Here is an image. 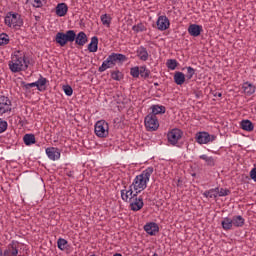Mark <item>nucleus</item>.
Masks as SVG:
<instances>
[{
  "label": "nucleus",
  "mask_w": 256,
  "mask_h": 256,
  "mask_svg": "<svg viewBox=\"0 0 256 256\" xmlns=\"http://www.w3.org/2000/svg\"><path fill=\"white\" fill-rule=\"evenodd\" d=\"M33 85L34 87H37L38 91H41L38 80L36 82H33Z\"/></svg>",
  "instance_id": "09e8293b"
},
{
  "label": "nucleus",
  "mask_w": 256,
  "mask_h": 256,
  "mask_svg": "<svg viewBox=\"0 0 256 256\" xmlns=\"http://www.w3.org/2000/svg\"><path fill=\"white\" fill-rule=\"evenodd\" d=\"M144 231L148 233V235H155L159 233V225L155 222H150L144 225Z\"/></svg>",
  "instance_id": "2eb2a0df"
},
{
  "label": "nucleus",
  "mask_w": 256,
  "mask_h": 256,
  "mask_svg": "<svg viewBox=\"0 0 256 256\" xmlns=\"http://www.w3.org/2000/svg\"><path fill=\"white\" fill-rule=\"evenodd\" d=\"M114 67L113 63L109 61V57L102 63V65L98 68L99 73H103L104 71H107V69H111Z\"/></svg>",
  "instance_id": "bb28decb"
},
{
  "label": "nucleus",
  "mask_w": 256,
  "mask_h": 256,
  "mask_svg": "<svg viewBox=\"0 0 256 256\" xmlns=\"http://www.w3.org/2000/svg\"><path fill=\"white\" fill-rule=\"evenodd\" d=\"M5 25L8 27H22L23 19H21V15L13 12H8L5 19Z\"/></svg>",
  "instance_id": "20e7f679"
},
{
  "label": "nucleus",
  "mask_w": 256,
  "mask_h": 256,
  "mask_svg": "<svg viewBox=\"0 0 256 256\" xmlns=\"http://www.w3.org/2000/svg\"><path fill=\"white\" fill-rule=\"evenodd\" d=\"M202 31H203V26L201 25L191 24L188 27V33L189 35H191V37H199Z\"/></svg>",
  "instance_id": "ddd939ff"
},
{
  "label": "nucleus",
  "mask_w": 256,
  "mask_h": 256,
  "mask_svg": "<svg viewBox=\"0 0 256 256\" xmlns=\"http://www.w3.org/2000/svg\"><path fill=\"white\" fill-rule=\"evenodd\" d=\"M11 249L12 250H5L4 256H17L19 255V250L17 249V246H15V242H12Z\"/></svg>",
  "instance_id": "c85d7f7f"
},
{
  "label": "nucleus",
  "mask_w": 256,
  "mask_h": 256,
  "mask_svg": "<svg viewBox=\"0 0 256 256\" xmlns=\"http://www.w3.org/2000/svg\"><path fill=\"white\" fill-rule=\"evenodd\" d=\"M151 109H152V113H150V115H154V117H157V115H163L165 114V111H167L165 106H159V105H152Z\"/></svg>",
  "instance_id": "412c9836"
},
{
  "label": "nucleus",
  "mask_w": 256,
  "mask_h": 256,
  "mask_svg": "<svg viewBox=\"0 0 256 256\" xmlns=\"http://www.w3.org/2000/svg\"><path fill=\"white\" fill-rule=\"evenodd\" d=\"M22 85H23V87H24V89H31V87H35L34 85H33V82L32 83H28V84H26L25 82H22Z\"/></svg>",
  "instance_id": "de8ad7c7"
},
{
  "label": "nucleus",
  "mask_w": 256,
  "mask_h": 256,
  "mask_svg": "<svg viewBox=\"0 0 256 256\" xmlns=\"http://www.w3.org/2000/svg\"><path fill=\"white\" fill-rule=\"evenodd\" d=\"M240 125L243 131H253V129L255 128L253 122H251L250 120H242Z\"/></svg>",
  "instance_id": "393cba45"
},
{
  "label": "nucleus",
  "mask_w": 256,
  "mask_h": 256,
  "mask_svg": "<svg viewBox=\"0 0 256 256\" xmlns=\"http://www.w3.org/2000/svg\"><path fill=\"white\" fill-rule=\"evenodd\" d=\"M9 45V35L2 33L0 34V46Z\"/></svg>",
  "instance_id": "4c0bfd02"
},
{
  "label": "nucleus",
  "mask_w": 256,
  "mask_h": 256,
  "mask_svg": "<svg viewBox=\"0 0 256 256\" xmlns=\"http://www.w3.org/2000/svg\"><path fill=\"white\" fill-rule=\"evenodd\" d=\"M0 256H3V251L0 250Z\"/></svg>",
  "instance_id": "603ef678"
},
{
  "label": "nucleus",
  "mask_w": 256,
  "mask_h": 256,
  "mask_svg": "<svg viewBox=\"0 0 256 256\" xmlns=\"http://www.w3.org/2000/svg\"><path fill=\"white\" fill-rule=\"evenodd\" d=\"M23 65L24 69H27L29 67V61L25 59V56L19 57L16 55L15 59L9 61L8 63L9 69L10 71H12V73H19L23 71Z\"/></svg>",
  "instance_id": "f03ea898"
},
{
  "label": "nucleus",
  "mask_w": 256,
  "mask_h": 256,
  "mask_svg": "<svg viewBox=\"0 0 256 256\" xmlns=\"http://www.w3.org/2000/svg\"><path fill=\"white\" fill-rule=\"evenodd\" d=\"M95 135L100 138L109 136V124L105 120H100L95 124Z\"/></svg>",
  "instance_id": "39448f33"
},
{
  "label": "nucleus",
  "mask_w": 256,
  "mask_h": 256,
  "mask_svg": "<svg viewBox=\"0 0 256 256\" xmlns=\"http://www.w3.org/2000/svg\"><path fill=\"white\" fill-rule=\"evenodd\" d=\"M108 59L112 65H117V62H123L127 61V56L123 54H118V53H112L111 55L108 56Z\"/></svg>",
  "instance_id": "4468645a"
},
{
  "label": "nucleus",
  "mask_w": 256,
  "mask_h": 256,
  "mask_svg": "<svg viewBox=\"0 0 256 256\" xmlns=\"http://www.w3.org/2000/svg\"><path fill=\"white\" fill-rule=\"evenodd\" d=\"M144 125L147 131H157L159 129V119L155 114H148L144 119Z\"/></svg>",
  "instance_id": "0eeeda50"
},
{
  "label": "nucleus",
  "mask_w": 256,
  "mask_h": 256,
  "mask_svg": "<svg viewBox=\"0 0 256 256\" xmlns=\"http://www.w3.org/2000/svg\"><path fill=\"white\" fill-rule=\"evenodd\" d=\"M156 25L159 31H167L171 23L169 22V18H167V16H159Z\"/></svg>",
  "instance_id": "9b49d317"
},
{
  "label": "nucleus",
  "mask_w": 256,
  "mask_h": 256,
  "mask_svg": "<svg viewBox=\"0 0 256 256\" xmlns=\"http://www.w3.org/2000/svg\"><path fill=\"white\" fill-rule=\"evenodd\" d=\"M218 192H219V187L205 191L203 193V196L206 198H209V199H215V198H217Z\"/></svg>",
  "instance_id": "cd10ccee"
},
{
  "label": "nucleus",
  "mask_w": 256,
  "mask_h": 256,
  "mask_svg": "<svg viewBox=\"0 0 256 256\" xmlns=\"http://www.w3.org/2000/svg\"><path fill=\"white\" fill-rule=\"evenodd\" d=\"M149 75H151V70L147 69V66H140V77L149 79Z\"/></svg>",
  "instance_id": "7c9ffc66"
},
{
  "label": "nucleus",
  "mask_w": 256,
  "mask_h": 256,
  "mask_svg": "<svg viewBox=\"0 0 256 256\" xmlns=\"http://www.w3.org/2000/svg\"><path fill=\"white\" fill-rule=\"evenodd\" d=\"M67 243V240L59 238L57 241L58 249H60V251H65V249H67Z\"/></svg>",
  "instance_id": "72a5a7b5"
},
{
  "label": "nucleus",
  "mask_w": 256,
  "mask_h": 256,
  "mask_svg": "<svg viewBox=\"0 0 256 256\" xmlns=\"http://www.w3.org/2000/svg\"><path fill=\"white\" fill-rule=\"evenodd\" d=\"M111 77L114 81H121L123 79V73H121L119 70L111 72Z\"/></svg>",
  "instance_id": "c9c22d12"
},
{
  "label": "nucleus",
  "mask_w": 256,
  "mask_h": 256,
  "mask_svg": "<svg viewBox=\"0 0 256 256\" xmlns=\"http://www.w3.org/2000/svg\"><path fill=\"white\" fill-rule=\"evenodd\" d=\"M182 137L183 131L179 128H174L167 134L168 143L173 146L177 145Z\"/></svg>",
  "instance_id": "6e6552de"
},
{
  "label": "nucleus",
  "mask_w": 256,
  "mask_h": 256,
  "mask_svg": "<svg viewBox=\"0 0 256 256\" xmlns=\"http://www.w3.org/2000/svg\"><path fill=\"white\" fill-rule=\"evenodd\" d=\"M174 83H176V85H183V83H185V74H183V72H175Z\"/></svg>",
  "instance_id": "a878e982"
},
{
  "label": "nucleus",
  "mask_w": 256,
  "mask_h": 256,
  "mask_svg": "<svg viewBox=\"0 0 256 256\" xmlns=\"http://www.w3.org/2000/svg\"><path fill=\"white\" fill-rule=\"evenodd\" d=\"M97 49H99V38L94 36L91 38V42L88 44V51L90 53H97Z\"/></svg>",
  "instance_id": "6ab92c4d"
},
{
  "label": "nucleus",
  "mask_w": 256,
  "mask_h": 256,
  "mask_svg": "<svg viewBox=\"0 0 256 256\" xmlns=\"http://www.w3.org/2000/svg\"><path fill=\"white\" fill-rule=\"evenodd\" d=\"M177 65H179V63L176 59H169L166 62V67H168L171 71H175V69H177Z\"/></svg>",
  "instance_id": "2f4dec72"
},
{
  "label": "nucleus",
  "mask_w": 256,
  "mask_h": 256,
  "mask_svg": "<svg viewBox=\"0 0 256 256\" xmlns=\"http://www.w3.org/2000/svg\"><path fill=\"white\" fill-rule=\"evenodd\" d=\"M130 75L134 77V79L139 78L140 75V67L136 66L130 69Z\"/></svg>",
  "instance_id": "ea45409f"
},
{
  "label": "nucleus",
  "mask_w": 256,
  "mask_h": 256,
  "mask_svg": "<svg viewBox=\"0 0 256 256\" xmlns=\"http://www.w3.org/2000/svg\"><path fill=\"white\" fill-rule=\"evenodd\" d=\"M137 57L140 61H147L149 59V52L145 46H140L136 51Z\"/></svg>",
  "instance_id": "f3484780"
},
{
  "label": "nucleus",
  "mask_w": 256,
  "mask_h": 256,
  "mask_svg": "<svg viewBox=\"0 0 256 256\" xmlns=\"http://www.w3.org/2000/svg\"><path fill=\"white\" fill-rule=\"evenodd\" d=\"M69 11V7L65 3H60L56 6V15L58 17H65Z\"/></svg>",
  "instance_id": "a211bd4d"
},
{
  "label": "nucleus",
  "mask_w": 256,
  "mask_h": 256,
  "mask_svg": "<svg viewBox=\"0 0 256 256\" xmlns=\"http://www.w3.org/2000/svg\"><path fill=\"white\" fill-rule=\"evenodd\" d=\"M135 193H133V185H130L129 190H121V197L127 203L133 197Z\"/></svg>",
  "instance_id": "aec40b11"
},
{
  "label": "nucleus",
  "mask_w": 256,
  "mask_h": 256,
  "mask_svg": "<svg viewBox=\"0 0 256 256\" xmlns=\"http://www.w3.org/2000/svg\"><path fill=\"white\" fill-rule=\"evenodd\" d=\"M11 100L7 96H0V115L11 113Z\"/></svg>",
  "instance_id": "9d476101"
},
{
  "label": "nucleus",
  "mask_w": 256,
  "mask_h": 256,
  "mask_svg": "<svg viewBox=\"0 0 256 256\" xmlns=\"http://www.w3.org/2000/svg\"><path fill=\"white\" fill-rule=\"evenodd\" d=\"M46 155H48L52 161H57V159L61 158V150H59V148L50 147L46 149Z\"/></svg>",
  "instance_id": "f8f14e48"
},
{
  "label": "nucleus",
  "mask_w": 256,
  "mask_h": 256,
  "mask_svg": "<svg viewBox=\"0 0 256 256\" xmlns=\"http://www.w3.org/2000/svg\"><path fill=\"white\" fill-rule=\"evenodd\" d=\"M43 1L45 0H34L36 4H33V7H36V8L43 7Z\"/></svg>",
  "instance_id": "a18cd8bd"
},
{
  "label": "nucleus",
  "mask_w": 256,
  "mask_h": 256,
  "mask_svg": "<svg viewBox=\"0 0 256 256\" xmlns=\"http://www.w3.org/2000/svg\"><path fill=\"white\" fill-rule=\"evenodd\" d=\"M221 225L224 231H231V229H233V220L229 217H226L222 220Z\"/></svg>",
  "instance_id": "5701e85b"
},
{
  "label": "nucleus",
  "mask_w": 256,
  "mask_h": 256,
  "mask_svg": "<svg viewBox=\"0 0 256 256\" xmlns=\"http://www.w3.org/2000/svg\"><path fill=\"white\" fill-rule=\"evenodd\" d=\"M7 127H9L7 121L0 118V133H5V131H7Z\"/></svg>",
  "instance_id": "a19ab883"
},
{
  "label": "nucleus",
  "mask_w": 256,
  "mask_h": 256,
  "mask_svg": "<svg viewBox=\"0 0 256 256\" xmlns=\"http://www.w3.org/2000/svg\"><path fill=\"white\" fill-rule=\"evenodd\" d=\"M250 177L251 179H253L256 183V167L253 168L251 171H250Z\"/></svg>",
  "instance_id": "49530a36"
},
{
  "label": "nucleus",
  "mask_w": 256,
  "mask_h": 256,
  "mask_svg": "<svg viewBox=\"0 0 256 256\" xmlns=\"http://www.w3.org/2000/svg\"><path fill=\"white\" fill-rule=\"evenodd\" d=\"M152 256H159V254H157V253H154Z\"/></svg>",
  "instance_id": "864d4df0"
},
{
  "label": "nucleus",
  "mask_w": 256,
  "mask_h": 256,
  "mask_svg": "<svg viewBox=\"0 0 256 256\" xmlns=\"http://www.w3.org/2000/svg\"><path fill=\"white\" fill-rule=\"evenodd\" d=\"M138 195L139 191L135 192L133 197H130L128 200L131 211H141V209H143V205H145V203H143V197H138Z\"/></svg>",
  "instance_id": "423d86ee"
},
{
  "label": "nucleus",
  "mask_w": 256,
  "mask_h": 256,
  "mask_svg": "<svg viewBox=\"0 0 256 256\" xmlns=\"http://www.w3.org/2000/svg\"><path fill=\"white\" fill-rule=\"evenodd\" d=\"M0 75H1V70H0Z\"/></svg>",
  "instance_id": "6e6d98bb"
},
{
  "label": "nucleus",
  "mask_w": 256,
  "mask_h": 256,
  "mask_svg": "<svg viewBox=\"0 0 256 256\" xmlns=\"http://www.w3.org/2000/svg\"><path fill=\"white\" fill-rule=\"evenodd\" d=\"M75 41V30H67L66 33L58 32L56 34V43L60 47H65L67 43H73Z\"/></svg>",
  "instance_id": "7ed1b4c3"
},
{
  "label": "nucleus",
  "mask_w": 256,
  "mask_h": 256,
  "mask_svg": "<svg viewBox=\"0 0 256 256\" xmlns=\"http://www.w3.org/2000/svg\"><path fill=\"white\" fill-rule=\"evenodd\" d=\"M217 139V136L210 135L208 132H199L196 134V141L199 145H207Z\"/></svg>",
  "instance_id": "1a4fd4ad"
},
{
  "label": "nucleus",
  "mask_w": 256,
  "mask_h": 256,
  "mask_svg": "<svg viewBox=\"0 0 256 256\" xmlns=\"http://www.w3.org/2000/svg\"><path fill=\"white\" fill-rule=\"evenodd\" d=\"M196 98L199 99V93H196Z\"/></svg>",
  "instance_id": "3c124183"
},
{
  "label": "nucleus",
  "mask_w": 256,
  "mask_h": 256,
  "mask_svg": "<svg viewBox=\"0 0 256 256\" xmlns=\"http://www.w3.org/2000/svg\"><path fill=\"white\" fill-rule=\"evenodd\" d=\"M23 141L25 143V145H35L36 141H35V135L34 134H26L23 137Z\"/></svg>",
  "instance_id": "c756f323"
},
{
  "label": "nucleus",
  "mask_w": 256,
  "mask_h": 256,
  "mask_svg": "<svg viewBox=\"0 0 256 256\" xmlns=\"http://www.w3.org/2000/svg\"><path fill=\"white\" fill-rule=\"evenodd\" d=\"M132 31H135V33H141L143 31H147V28L145 27V25H143V23H139L132 27Z\"/></svg>",
  "instance_id": "f704fd0d"
},
{
  "label": "nucleus",
  "mask_w": 256,
  "mask_h": 256,
  "mask_svg": "<svg viewBox=\"0 0 256 256\" xmlns=\"http://www.w3.org/2000/svg\"><path fill=\"white\" fill-rule=\"evenodd\" d=\"M217 195L219 197H227V195H231V190L225 188H218Z\"/></svg>",
  "instance_id": "58836bf2"
},
{
  "label": "nucleus",
  "mask_w": 256,
  "mask_h": 256,
  "mask_svg": "<svg viewBox=\"0 0 256 256\" xmlns=\"http://www.w3.org/2000/svg\"><path fill=\"white\" fill-rule=\"evenodd\" d=\"M76 45H79L80 47H83L87 43V34L85 32L81 31L78 34L75 33V39H74Z\"/></svg>",
  "instance_id": "dca6fc26"
},
{
  "label": "nucleus",
  "mask_w": 256,
  "mask_h": 256,
  "mask_svg": "<svg viewBox=\"0 0 256 256\" xmlns=\"http://www.w3.org/2000/svg\"><path fill=\"white\" fill-rule=\"evenodd\" d=\"M200 159H202L203 161H206L207 162V160L209 159V156H207V155H201L200 156Z\"/></svg>",
  "instance_id": "8fccbe9b"
},
{
  "label": "nucleus",
  "mask_w": 256,
  "mask_h": 256,
  "mask_svg": "<svg viewBox=\"0 0 256 256\" xmlns=\"http://www.w3.org/2000/svg\"><path fill=\"white\" fill-rule=\"evenodd\" d=\"M242 89L245 95H253V93H255V85L249 82L244 83Z\"/></svg>",
  "instance_id": "b1692460"
},
{
  "label": "nucleus",
  "mask_w": 256,
  "mask_h": 256,
  "mask_svg": "<svg viewBox=\"0 0 256 256\" xmlns=\"http://www.w3.org/2000/svg\"><path fill=\"white\" fill-rule=\"evenodd\" d=\"M47 78L40 75L38 79V86L40 87V91H45L47 89L45 86L47 85Z\"/></svg>",
  "instance_id": "473e14b6"
},
{
  "label": "nucleus",
  "mask_w": 256,
  "mask_h": 256,
  "mask_svg": "<svg viewBox=\"0 0 256 256\" xmlns=\"http://www.w3.org/2000/svg\"><path fill=\"white\" fill-rule=\"evenodd\" d=\"M232 225L234 227H243L245 225V218L241 215H236L232 217Z\"/></svg>",
  "instance_id": "4be33fe9"
},
{
  "label": "nucleus",
  "mask_w": 256,
  "mask_h": 256,
  "mask_svg": "<svg viewBox=\"0 0 256 256\" xmlns=\"http://www.w3.org/2000/svg\"><path fill=\"white\" fill-rule=\"evenodd\" d=\"M206 164L209 166V167H215V158L213 157H209L206 161Z\"/></svg>",
  "instance_id": "c03bdc74"
},
{
  "label": "nucleus",
  "mask_w": 256,
  "mask_h": 256,
  "mask_svg": "<svg viewBox=\"0 0 256 256\" xmlns=\"http://www.w3.org/2000/svg\"><path fill=\"white\" fill-rule=\"evenodd\" d=\"M218 97H222V94H221V93H219V94H218Z\"/></svg>",
  "instance_id": "5fc2aeb1"
},
{
  "label": "nucleus",
  "mask_w": 256,
  "mask_h": 256,
  "mask_svg": "<svg viewBox=\"0 0 256 256\" xmlns=\"http://www.w3.org/2000/svg\"><path fill=\"white\" fill-rule=\"evenodd\" d=\"M101 21L103 25H106V27H110L111 25V16L108 14H104L101 16Z\"/></svg>",
  "instance_id": "e433bc0d"
},
{
  "label": "nucleus",
  "mask_w": 256,
  "mask_h": 256,
  "mask_svg": "<svg viewBox=\"0 0 256 256\" xmlns=\"http://www.w3.org/2000/svg\"><path fill=\"white\" fill-rule=\"evenodd\" d=\"M151 175H153V167H148L142 171L140 175L136 176L132 183L135 193H137V191L141 193V191H145V189H147V183H149Z\"/></svg>",
  "instance_id": "f257e3e1"
},
{
  "label": "nucleus",
  "mask_w": 256,
  "mask_h": 256,
  "mask_svg": "<svg viewBox=\"0 0 256 256\" xmlns=\"http://www.w3.org/2000/svg\"><path fill=\"white\" fill-rule=\"evenodd\" d=\"M186 69H187V74H186L187 79H193V75H195V69H193V67L191 66L186 67Z\"/></svg>",
  "instance_id": "79ce46f5"
},
{
  "label": "nucleus",
  "mask_w": 256,
  "mask_h": 256,
  "mask_svg": "<svg viewBox=\"0 0 256 256\" xmlns=\"http://www.w3.org/2000/svg\"><path fill=\"white\" fill-rule=\"evenodd\" d=\"M64 93L68 97H71V95H73V88L69 85L64 86Z\"/></svg>",
  "instance_id": "37998d69"
}]
</instances>
